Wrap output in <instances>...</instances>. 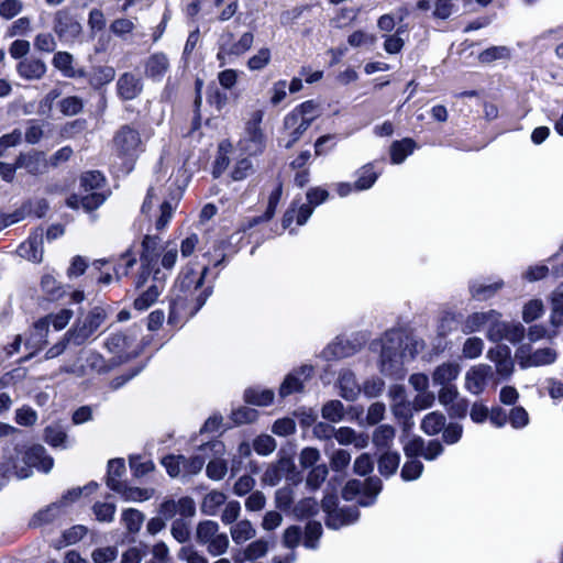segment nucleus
Listing matches in <instances>:
<instances>
[{
  "label": "nucleus",
  "mask_w": 563,
  "mask_h": 563,
  "mask_svg": "<svg viewBox=\"0 0 563 563\" xmlns=\"http://www.w3.org/2000/svg\"><path fill=\"white\" fill-rule=\"evenodd\" d=\"M321 415L330 422H340L344 418L343 404L340 400H330L322 406Z\"/></svg>",
  "instance_id": "37998d69"
},
{
  "label": "nucleus",
  "mask_w": 563,
  "mask_h": 563,
  "mask_svg": "<svg viewBox=\"0 0 563 563\" xmlns=\"http://www.w3.org/2000/svg\"><path fill=\"white\" fill-rule=\"evenodd\" d=\"M108 313L102 307H93L84 318H78L68 330V339L74 338V345L84 344L107 320Z\"/></svg>",
  "instance_id": "423d86ee"
},
{
  "label": "nucleus",
  "mask_w": 563,
  "mask_h": 563,
  "mask_svg": "<svg viewBox=\"0 0 563 563\" xmlns=\"http://www.w3.org/2000/svg\"><path fill=\"white\" fill-rule=\"evenodd\" d=\"M276 441L273 437L262 434L257 437L253 442L255 452L260 455H268L276 450Z\"/></svg>",
  "instance_id": "774afa93"
},
{
  "label": "nucleus",
  "mask_w": 563,
  "mask_h": 563,
  "mask_svg": "<svg viewBox=\"0 0 563 563\" xmlns=\"http://www.w3.org/2000/svg\"><path fill=\"white\" fill-rule=\"evenodd\" d=\"M497 311L489 310L484 312H474L470 314L463 324L464 333H473L481 330L483 327H489L493 319L496 318Z\"/></svg>",
  "instance_id": "cd10ccee"
},
{
  "label": "nucleus",
  "mask_w": 563,
  "mask_h": 563,
  "mask_svg": "<svg viewBox=\"0 0 563 563\" xmlns=\"http://www.w3.org/2000/svg\"><path fill=\"white\" fill-rule=\"evenodd\" d=\"M263 112L256 111L246 123L244 134L238 143L242 155L255 156L263 152L265 147V135L261 128Z\"/></svg>",
  "instance_id": "0eeeda50"
},
{
  "label": "nucleus",
  "mask_w": 563,
  "mask_h": 563,
  "mask_svg": "<svg viewBox=\"0 0 563 563\" xmlns=\"http://www.w3.org/2000/svg\"><path fill=\"white\" fill-rule=\"evenodd\" d=\"M300 117V121L310 126L311 122L320 115V107L313 100H308L295 109Z\"/></svg>",
  "instance_id": "a18cd8bd"
},
{
  "label": "nucleus",
  "mask_w": 563,
  "mask_h": 563,
  "mask_svg": "<svg viewBox=\"0 0 563 563\" xmlns=\"http://www.w3.org/2000/svg\"><path fill=\"white\" fill-rule=\"evenodd\" d=\"M169 69V59L163 53L151 55L145 63V76L153 80H162Z\"/></svg>",
  "instance_id": "b1692460"
},
{
  "label": "nucleus",
  "mask_w": 563,
  "mask_h": 563,
  "mask_svg": "<svg viewBox=\"0 0 563 563\" xmlns=\"http://www.w3.org/2000/svg\"><path fill=\"white\" fill-rule=\"evenodd\" d=\"M207 476L213 481H221L228 473L227 462L222 459L211 460L206 467Z\"/></svg>",
  "instance_id": "69168bd1"
},
{
  "label": "nucleus",
  "mask_w": 563,
  "mask_h": 563,
  "mask_svg": "<svg viewBox=\"0 0 563 563\" xmlns=\"http://www.w3.org/2000/svg\"><path fill=\"white\" fill-rule=\"evenodd\" d=\"M254 167L249 157H242L236 161L232 172L231 177L233 180L239 181L245 179L247 176L253 174Z\"/></svg>",
  "instance_id": "680f3d73"
},
{
  "label": "nucleus",
  "mask_w": 563,
  "mask_h": 563,
  "mask_svg": "<svg viewBox=\"0 0 563 563\" xmlns=\"http://www.w3.org/2000/svg\"><path fill=\"white\" fill-rule=\"evenodd\" d=\"M445 424V417L441 412L433 411L428 413L422 422H421V429L424 433L429 435L438 434L440 431L443 430Z\"/></svg>",
  "instance_id": "4c0bfd02"
},
{
  "label": "nucleus",
  "mask_w": 563,
  "mask_h": 563,
  "mask_svg": "<svg viewBox=\"0 0 563 563\" xmlns=\"http://www.w3.org/2000/svg\"><path fill=\"white\" fill-rule=\"evenodd\" d=\"M423 471V464L417 460L412 459L408 460L402 468H401V478L404 481H415L418 479Z\"/></svg>",
  "instance_id": "0e129e2a"
},
{
  "label": "nucleus",
  "mask_w": 563,
  "mask_h": 563,
  "mask_svg": "<svg viewBox=\"0 0 563 563\" xmlns=\"http://www.w3.org/2000/svg\"><path fill=\"white\" fill-rule=\"evenodd\" d=\"M253 42L254 35L251 32L243 33L238 41H234L232 32H223L219 38V52L217 54L221 66L225 64L227 56H240L246 53L252 47Z\"/></svg>",
  "instance_id": "6e6552de"
},
{
  "label": "nucleus",
  "mask_w": 563,
  "mask_h": 563,
  "mask_svg": "<svg viewBox=\"0 0 563 563\" xmlns=\"http://www.w3.org/2000/svg\"><path fill=\"white\" fill-rule=\"evenodd\" d=\"M125 471L124 461L121 459H114L109 461L108 463V477H107V485L112 490L117 492L121 488L123 483L119 481V478L122 476L123 472Z\"/></svg>",
  "instance_id": "c9c22d12"
},
{
  "label": "nucleus",
  "mask_w": 563,
  "mask_h": 563,
  "mask_svg": "<svg viewBox=\"0 0 563 563\" xmlns=\"http://www.w3.org/2000/svg\"><path fill=\"white\" fill-rule=\"evenodd\" d=\"M227 496L222 492L211 490L208 493L201 503V512L207 516L217 515L219 508L225 504Z\"/></svg>",
  "instance_id": "72a5a7b5"
},
{
  "label": "nucleus",
  "mask_w": 563,
  "mask_h": 563,
  "mask_svg": "<svg viewBox=\"0 0 563 563\" xmlns=\"http://www.w3.org/2000/svg\"><path fill=\"white\" fill-rule=\"evenodd\" d=\"M492 377V366L487 364L473 365L465 373L464 387L473 395H481Z\"/></svg>",
  "instance_id": "9b49d317"
},
{
  "label": "nucleus",
  "mask_w": 563,
  "mask_h": 563,
  "mask_svg": "<svg viewBox=\"0 0 563 563\" xmlns=\"http://www.w3.org/2000/svg\"><path fill=\"white\" fill-rule=\"evenodd\" d=\"M268 552V542L263 539H257L249 543L243 549H238L233 552L234 563H244L246 561H254L264 558Z\"/></svg>",
  "instance_id": "aec40b11"
},
{
  "label": "nucleus",
  "mask_w": 563,
  "mask_h": 563,
  "mask_svg": "<svg viewBox=\"0 0 563 563\" xmlns=\"http://www.w3.org/2000/svg\"><path fill=\"white\" fill-rule=\"evenodd\" d=\"M48 332L47 319H40L34 323L26 341V347L32 350L31 354L41 351L47 344Z\"/></svg>",
  "instance_id": "4be33fe9"
},
{
  "label": "nucleus",
  "mask_w": 563,
  "mask_h": 563,
  "mask_svg": "<svg viewBox=\"0 0 563 563\" xmlns=\"http://www.w3.org/2000/svg\"><path fill=\"white\" fill-rule=\"evenodd\" d=\"M378 175L373 170L372 166H364L360 170L357 180L354 184V189L366 190L369 189L377 180Z\"/></svg>",
  "instance_id": "4d7b16f0"
},
{
  "label": "nucleus",
  "mask_w": 563,
  "mask_h": 563,
  "mask_svg": "<svg viewBox=\"0 0 563 563\" xmlns=\"http://www.w3.org/2000/svg\"><path fill=\"white\" fill-rule=\"evenodd\" d=\"M406 341L408 338L401 331H389L382 339L380 371L385 375L400 373L405 361L413 357Z\"/></svg>",
  "instance_id": "f03ea898"
},
{
  "label": "nucleus",
  "mask_w": 563,
  "mask_h": 563,
  "mask_svg": "<svg viewBox=\"0 0 563 563\" xmlns=\"http://www.w3.org/2000/svg\"><path fill=\"white\" fill-rule=\"evenodd\" d=\"M313 375V367L311 365H302L299 368L289 373L279 386L278 394L285 398L294 393L303 390V385Z\"/></svg>",
  "instance_id": "ddd939ff"
},
{
  "label": "nucleus",
  "mask_w": 563,
  "mask_h": 563,
  "mask_svg": "<svg viewBox=\"0 0 563 563\" xmlns=\"http://www.w3.org/2000/svg\"><path fill=\"white\" fill-rule=\"evenodd\" d=\"M328 473H329V471H328V467L325 464H318V465L313 466L311 468V471L309 472L307 479H306V484L309 487L317 489L325 481Z\"/></svg>",
  "instance_id": "052dcab7"
},
{
  "label": "nucleus",
  "mask_w": 563,
  "mask_h": 563,
  "mask_svg": "<svg viewBox=\"0 0 563 563\" xmlns=\"http://www.w3.org/2000/svg\"><path fill=\"white\" fill-rule=\"evenodd\" d=\"M515 357L519 366L525 369L550 365L555 362L558 354L551 347H542L531 352L528 346L522 345L516 351Z\"/></svg>",
  "instance_id": "9d476101"
},
{
  "label": "nucleus",
  "mask_w": 563,
  "mask_h": 563,
  "mask_svg": "<svg viewBox=\"0 0 563 563\" xmlns=\"http://www.w3.org/2000/svg\"><path fill=\"white\" fill-rule=\"evenodd\" d=\"M544 312V306L540 299H531L522 308V320L530 323L540 318Z\"/></svg>",
  "instance_id": "8fccbe9b"
},
{
  "label": "nucleus",
  "mask_w": 563,
  "mask_h": 563,
  "mask_svg": "<svg viewBox=\"0 0 563 563\" xmlns=\"http://www.w3.org/2000/svg\"><path fill=\"white\" fill-rule=\"evenodd\" d=\"M106 200V196L100 191L78 192L71 195L66 205L71 209L82 208L86 212L98 209Z\"/></svg>",
  "instance_id": "a211bd4d"
},
{
  "label": "nucleus",
  "mask_w": 563,
  "mask_h": 563,
  "mask_svg": "<svg viewBox=\"0 0 563 563\" xmlns=\"http://www.w3.org/2000/svg\"><path fill=\"white\" fill-rule=\"evenodd\" d=\"M207 272L208 267H203L201 273L188 269L179 276L170 303L169 323L177 324L195 316L205 305L210 295L209 289L202 288Z\"/></svg>",
  "instance_id": "f257e3e1"
},
{
  "label": "nucleus",
  "mask_w": 563,
  "mask_h": 563,
  "mask_svg": "<svg viewBox=\"0 0 563 563\" xmlns=\"http://www.w3.org/2000/svg\"><path fill=\"white\" fill-rule=\"evenodd\" d=\"M510 51L506 46H492L485 51H483L478 59L483 64H489L497 59H506L509 58Z\"/></svg>",
  "instance_id": "603ef678"
},
{
  "label": "nucleus",
  "mask_w": 563,
  "mask_h": 563,
  "mask_svg": "<svg viewBox=\"0 0 563 563\" xmlns=\"http://www.w3.org/2000/svg\"><path fill=\"white\" fill-rule=\"evenodd\" d=\"M117 90L121 99L133 100L143 90L142 79L132 73H124L117 81Z\"/></svg>",
  "instance_id": "6ab92c4d"
},
{
  "label": "nucleus",
  "mask_w": 563,
  "mask_h": 563,
  "mask_svg": "<svg viewBox=\"0 0 563 563\" xmlns=\"http://www.w3.org/2000/svg\"><path fill=\"white\" fill-rule=\"evenodd\" d=\"M396 431L389 424H382L374 430L373 443L377 448H389L394 441Z\"/></svg>",
  "instance_id": "79ce46f5"
},
{
  "label": "nucleus",
  "mask_w": 563,
  "mask_h": 563,
  "mask_svg": "<svg viewBox=\"0 0 563 563\" xmlns=\"http://www.w3.org/2000/svg\"><path fill=\"white\" fill-rule=\"evenodd\" d=\"M86 363L91 371L97 373H107L114 366L113 363H107L103 356L95 351H89L87 353Z\"/></svg>",
  "instance_id": "5fc2aeb1"
},
{
  "label": "nucleus",
  "mask_w": 563,
  "mask_h": 563,
  "mask_svg": "<svg viewBox=\"0 0 563 563\" xmlns=\"http://www.w3.org/2000/svg\"><path fill=\"white\" fill-rule=\"evenodd\" d=\"M487 358L495 364L496 374L500 379H508L514 371L515 363L511 358L510 349L506 345H497L489 349Z\"/></svg>",
  "instance_id": "2eb2a0df"
},
{
  "label": "nucleus",
  "mask_w": 563,
  "mask_h": 563,
  "mask_svg": "<svg viewBox=\"0 0 563 563\" xmlns=\"http://www.w3.org/2000/svg\"><path fill=\"white\" fill-rule=\"evenodd\" d=\"M18 254L30 261L38 263L43 258L42 241L38 236H31L18 247Z\"/></svg>",
  "instance_id": "7c9ffc66"
},
{
  "label": "nucleus",
  "mask_w": 563,
  "mask_h": 563,
  "mask_svg": "<svg viewBox=\"0 0 563 563\" xmlns=\"http://www.w3.org/2000/svg\"><path fill=\"white\" fill-rule=\"evenodd\" d=\"M112 144L114 153L128 163L134 162L143 147L140 132L131 125H122L115 132Z\"/></svg>",
  "instance_id": "39448f33"
},
{
  "label": "nucleus",
  "mask_w": 563,
  "mask_h": 563,
  "mask_svg": "<svg viewBox=\"0 0 563 563\" xmlns=\"http://www.w3.org/2000/svg\"><path fill=\"white\" fill-rule=\"evenodd\" d=\"M122 521L130 533H136L143 525L144 515L136 509L129 508L123 511Z\"/></svg>",
  "instance_id": "c03bdc74"
},
{
  "label": "nucleus",
  "mask_w": 563,
  "mask_h": 563,
  "mask_svg": "<svg viewBox=\"0 0 563 563\" xmlns=\"http://www.w3.org/2000/svg\"><path fill=\"white\" fill-rule=\"evenodd\" d=\"M484 350V341L481 338H468L462 349V354L465 358H477Z\"/></svg>",
  "instance_id": "bf43d9fd"
},
{
  "label": "nucleus",
  "mask_w": 563,
  "mask_h": 563,
  "mask_svg": "<svg viewBox=\"0 0 563 563\" xmlns=\"http://www.w3.org/2000/svg\"><path fill=\"white\" fill-rule=\"evenodd\" d=\"M306 198L307 203L301 205L298 209L297 224L299 225L307 222L311 217L314 207L321 205L329 198V191L320 187H313L307 191Z\"/></svg>",
  "instance_id": "f3484780"
},
{
  "label": "nucleus",
  "mask_w": 563,
  "mask_h": 563,
  "mask_svg": "<svg viewBox=\"0 0 563 563\" xmlns=\"http://www.w3.org/2000/svg\"><path fill=\"white\" fill-rule=\"evenodd\" d=\"M35 467L44 473H48L53 467V459L46 454L42 445H32L21 451L16 461L13 462L14 475L18 478H26L32 474Z\"/></svg>",
  "instance_id": "7ed1b4c3"
},
{
  "label": "nucleus",
  "mask_w": 563,
  "mask_h": 563,
  "mask_svg": "<svg viewBox=\"0 0 563 563\" xmlns=\"http://www.w3.org/2000/svg\"><path fill=\"white\" fill-rule=\"evenodd\" d=\"M503 287V282H496L493 284H473L471 286V292L473 297L484 300L495 295Z\"/></svg>",
  "instance_id": "864d4df0"
},
{
  "label": "nucleus",
  "mask_w": 563,
  "mask_h": 563,
  "mask_svg": "<svg viewBox=\"0 0 563 563\" xmlns=\"http://www.w3.org/2000/svg\"><path fill=\"white\" fill-rule=\"evenodd\" d=\"M341 396L346 400H355L361 393L355 375L351 372H343L339 378Z\"/></svg>",
  "instance_id": "473e14b6"
},
{
  "label": "nucleus",
  "mask_w": 563,
  "mask_h": 563,
  "mask_svg": "<svg viewBox=\"0 0 563 563\" xmlns=\"http://www.w3.org/2000/svg\"><path fill=\"white\" fill-rule=\"evenodd\" d=\"M67 434L65 430L58 426H49L45 429V441L52 446L65 448Z\"/></svg>",
  "instance_id": "6e6d98bb"
},
{
  "label": "nucleus",
  "mask_w": 563,
  "mask_h": 563,
  "mask_svg": "<svg viewBox=\"0 0 563 563\" xmlns=\"http://www.w3.org/2000/svg\"><path fill=\"white\" fill-rule=\"evenodd\" d=\"M16 74L26 81H40L47 73L46 63L35 56L19 60L15 66Z\"/></svg>",
  "instance_id": "dca6fc26"
},
{
  "label": "nucleus",
  "mask_w": 563,
  "mask_h": 563,
  "mask_svg": "<svg viewBox=\"0 0 563 563\" xmlns=\"http://www.w3.org/2000/svg\"><path fill=\"white\" fill-rule=\"evenodd\" d=\"M53 67L66 78L84 77L85 71L75 67L74 56L65 51H58L52 58Z\"/></svg>",
  "instance_id": "412c9836"
},
{
  "label": "nucleus",
  "mask_w": 563,
  "mask_h": 563,
  "mask_svg": "<svg viewBox=\"0 0 563 563\" xmlns=\"http://www.w3.org/2000/svg\"><path fill=\"white\" fill-rule=\"evenodd\" d=\"M416 147L412 139L406 137L401 141H395L390 145V159L393 164H401Z\"/></svg>",
  "instance_id": "2f4dec72"
},
{
  "label": "nucleus",
  "mask_w": 563,
  "mask_h": 563,
  "mask_svg": "<svg viewBox=\"0 0 563 563\" xmlns=\"http://www.w3.org/2000/svg\"><path fill=\"white\" fill-rule=\"evenodd\" d=\"M230 536L235 544H242L254 539L256 529L249 519H243L231 526Z\"/></svg>",
  "instance_id": "c756f323"
},
{
  "label": "nucleus",
  "mask_w": 563,
  "mask_h": 563,
  "mask_svg": "<svg viewBox=\"0 0 563 563\" xmlns=\"http://www.w3.org/2000/svg\"><path fill=\"white\" fill-rule=\"evenodd\" d=\"M400 463V455L396 452H386L378 460V471L389 477L396 473Z\"/></svg>",
  "instance_id": "ea45409f"
},
{
  "label": "nucleus",
  "mask_w": 563,
  "mask_h": 563,
  "mask_svg": "<svg viewBox=\"0 0 563 563\" xmlns=\"http://www.w3.org/2000/svg\"><path fill=\"white\" fill-rule=\"evenodd\" d=\"M461 366L456 362H444L435 367L432 373V380L435 385H452L460 375Z\"/></svg>",
  "instance_id": "a878e982"
},
{
  "label": "nucleus",
  "mask_w": 563,
  "mask_h": 563,
  "mask_svg": "<svg viewBox=\"0 0 563 563\" xmlns=\"http://www.w3.org/2000/svg\"><path fill=\"white\" fill-rule=\"evenodd\" d=\"M525 327L519 322H507L501 320V314L497 311L496 318L486 331V336L493 342L506 340L510 343H518L525 336Z\"/></svg>",
  "instance_id": "1a4fd4ad"
},
{
  "label": "nucleus",
  "mask_w": 563,
  "mask_h": 563,
  "mask_svg": "<svg viewBox=\"0 0 563 563\" xmlns=\"http://www.w3.org/2000/svg\"><path fill=\"white\" fill-rule=\"evenodd\" d=\"M15 167H18V169H25L30 175L37 176L48 172L49 163L45 153L30 151L18 155Z\"/></svg>",
  "instance_id": "4468645a"
},
{
  "label": "nucleus",
  "mask_w": 563,
  "mask_h": 563,
  "mask_svg": "<svg viewBox=\"0 0 563 563\" xmlns=\"http://www.w3.org/2000/svg\"><path fill=\"white\" fill-rule=\"evenodd\" d=\"M130 344L131 338L121 332L111 333L106 339L104 347L107 349L108 352L114 354L115 357L118 358L117 362H113V365H117L126 360L125 352Z\"/></svg>",
  "instance_id": "5701e85b"
},
{
  "label": "nucleus",
  "mask_w": 563,
  "mask_h": 563,
  "mask_svg": "<svg viewBox=\"0 0 563 563\" xmlns=\"http://www.w3.org/2000/svg\"><path fill=\"white\" fill-rule=\"evenodd\" d=\"M74 316L70 309H60L56 313H49L42 319L48 320V325L52 324L56 331H60L67 327Z\"/></svg>",
  "instance_id": "3c124183"
},
{
  "label": "nucleus",
  "mask_w": 563,
  "mask_h": 563,
  "mask_svg": "<svg viewBox=\"0 0 563 563\" xmlns=\"http://www.w3.org/2000/svg\"><path fill=\"white\" fill-rule=\"evenodd\" d=\"M360 512L356 508H338L333 509L327 516V526L332 529H340L357 521Z\"/></svg>",
  "instance_id": "393cba45"
},
{
  "label": "nucleus",
  "mask_w": 563,
  "mask_h": 563,
  "mask_svg": "<svg viewBox=\"0 0 563 563\" xmlns=\"http://www.w3.org/2000/svg\"><path fill=\"white\" fill-rule=\"evenodd\" d=\"M161 289L158 286L153 285L140 297L134 300V307L137 310H146L151 307L158 298Z\"/></svg>",
  "instance_id": "13d9d810"
},
{
  "label": "nucleus",
  "mask_w": 563,
  "mask_h": 563,
  "mask_svg": "<svg viewBox=\"0 0 563 563\" xmlns=\"http://www.w3.org/2000/svg\"><path fill=\"white\" fill-rule=\"evenodd\" d=\"M322 536V526L318 521H310L305 528L303 545L308 549H316L318 540Z\"/></svg>",
  "instance_id": "09e8293b"
},
{
  "label": "nucleus",
  "mask_w": 563,
  "mask_h": 563,
  "mask_svg": "<svg viewBox=\"0 0 563 563\" xmlns=\"http://www.w3.org/2000/svg\"><path fill=\"white\" fill-rule=\"evenodd\" d=\"M196 541L205 545L212 556L224 554L230 545L229 537L220 532L219 523L213 520H203L197 525Z\"/></svg>",
  "instance_id": "20e7f679"
},
{
  "label": "nucleus",
  "mask_w": 563,
  "mask_h": 563,
  "mask_svg": "<svg viewBox=\"0 0 563 563\" xmlns=\"http://www.w3.org/2000/svg\"><path fill=\"white\" fill-rule=\"evenodd\" d=\"M81 24L67 11L59 10L54 18V32L65 42H74L81 33Z\"/></svg>",
  "instance_id": "f8f14e48"
},
{
  "label": "nucleus",
  "mask_w": 563,
  "mask_h": 563,
  "mask_svg": "<svg viewBox=\"0 0 563 563\" xmlns=\"http://www.w3.org/2000/svg\"><path fill=\"white\" fill-rule=\"evenodd\" d=\"M104 183V178L99 172H87L80 177L79 192L99 191Z\"/></svg>",
  "instance_id": "58836bf2"
},
{
  "label": "nucleus",
  "mask_w": 563,
  "mask_h": 563,
  "mask_svg": "<svg viewBox=\"0 0 563 563\" xmlns=\"http://www.w3.org/2000/svg\"><path fill=\"white\" fill-rule=\"evenodd\" d=\"M245 399L249 404L256 406H267L274 399V391L271 389H247L245 391Z\"/></svg>",
  "instance_id": "de8ad7c7"
},
{
  "label": "nucleus",
  "mask_w": 563,
  "mask_h": 563,
  "mask_svg": "<svg viewBox=\"0 0 563 563\" xmlns=\"http://www.w3.org/2000/svg\"><path fill=\"white\" fill-rule=\"evenodd\" d=\"M60 112L65 115H76L84 107L82 100L77 96H69L62 99L58 103Z\"/></svg>",
  "instance_id": "e2e57ef3"
},
{
  "label": "nucleus",
  "mask_w": 563,
  "mask_h": 563,
  "mask_svg": "<svg viewBox=\"0 0 563 563\" xmlns=\"http://www.w3.org/2000/svg\"><path fill=\"white\" fill-rule=\"evenodd\" d=\"M117 493H119L125 501H144L152 498L155 489L130 487L123 484L121 488L117 490Z\"/></svg>",
  "instance_id": "e433bc0d"
},
{
  "label": "nucleus",
  "mask_w": 563,
  "mask_h": 563,
  "mask_svg": "<svg viewBox=\"0 0 563 563\" xmlns=\"http://www.w3.org/2000/svg\"><path fill=\"white\" fill-rule=\"evenodd\" d=\"M115 77V70L111 66H100L96 67L91 75L89 82L95 88H100L110 81H112Z\"/></svg>",
  "instance_id": "a19ab883"
},
{
  "label": "nucleus",
  "mask_w": 563,
  "mask_h": 563,
  "mask_svg": "<svg viewBox=\"0 0 563 563\" xmlns=\"http://www.w3.org/2000/svg\"><path fill=\"white\" fill-rule=\"evenodd\" d=\"M362 496L358 504L362 506H369L374 503L375 498L382 490V481L378 477H369L362 482Z\"/></svg>",
  "instance_id": "f704fd0d"
},
{
  "label": "nucleus",
  "mask_w": 563,
  "mask_h": 563,
  "mask_svg": "<svg viewBox=\"0 0 563 563\" xmlns=\"http://www.w3.org/2000/svg\"><path fill=\"white\" fill-rule=\"evenodd\" d=\"M42 290L53 300H57L63 297L64 289L56 278L51 274H45L41 279Z\"/></svg>",
  "instance_id": "49530a36"
},
{
  "label": "nucleus",
  "mask_w": 563,
  "mask_h": 563,
  "mask_svg": "<svg viewBox=\"0 0 563 563\" xmlns=\"http://www.w3.org/2000/svg\"><path fill=\"white\" fill-rule=\"evenodd\" d=\"M334 439L341 445L353 444L356 449H364L368 445V435L365 433H356L352 428L341 427L335 429Z\"/></svg>",
  "instance_id": "bb28decb"
},
{
  "label": "nucleus",
  "mask_w": 563,
  "mask_h": 563,
  "mask_svg": "<svg viewBox=\"0 0 563 563\" xmlns=\"http://www.w3.org/2000/svg\"><path fill=\"white\" fill-rule=\"evenodd\" d=\"M256 485V481L253 476L244 474L240 476L233 484V493L234 495L242 497L245 495H250L254 492V487Z\"/></svg>",
  "instance_id": "338daca9"
},
{
  "label": "nucleus",
  "mask_w": 563,
  "mask_h": 563,
  "mask_svg": "<svg viewBox=\"0 0 563 563\" xmlns=\"http://www.w3.org/2000/svg\"><path fill=\"white\" fill-rule=\"evenodd\" d=\"M159 239L146 235L142 242L141 263L143 268H152L158 257Z\"/></svg>",
  "instance_id": "c85d7f7f"
}]
</instances>
